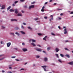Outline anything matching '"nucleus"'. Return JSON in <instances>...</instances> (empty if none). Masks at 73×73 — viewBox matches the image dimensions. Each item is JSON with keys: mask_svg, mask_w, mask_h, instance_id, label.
Listing matches in <instances>:
<instances>
[{"mask_svg": "<svg viewBox=\"0 0 73 73\" xmlns=\"http://www.w3.org/2000/svg\"><path fill=\"white\" fill-rule=\"evenodd\" d=\"M23 25H26V23H23Z\"/></svg>", "mask_w": 73, "mask_h": 73, "instance_id": "39", "label": "nucleus"}, {"mask_svg": "<svg viewBox=\"0 0 73 73\" xmlns=\"http://www.w3.org/2000/svg\"><path fill=\"white\" fill-rule=\"evenodd\" d=\"M2 73H4V72H5V71H4V70H2Z\"/></svg>", "mask_w": 73, "mask_h": 73, "instance_id": "48", "label": "nucleus"}, {"mask_svg": "<svg viewBox=\"0 0 73 73\" xmlns=\"http://www.w3.org/2000/svg\"><path fill=\"white\" fill-rule=\"evenodd\" d=\"M19 29V28L18 27H16L15 28V30H17V29Z\"/></svg>", "mask_w": 73, "mask_h": 73, "instance_id": "30", "label": "nucleus"}, {"mask_svg": "<svg viewBox=\"0 0 73 73\" xmlns=\"http://www.w3.org/2000/svg\"><path fill=\"white\" fill-rule=\"evenodd\" d=\"M64 49L65 50H68V49L66 48H65Z\"/></svg>", "mask_w": 73, "mask_h": 73, "instance_id": "35", "label": "nucleus"}, {"mask_svg": "<svg viewBox=\"0 0 73 73\" xmlns=\"http://www.w3.org/2000/svg\"><path fill=\"white\" fill-rule=\"evenodd\" d=\"M44 6H43L42 7V9H44Z\"/></svg>", "mask_w": 73, "mask_h": 73, "instance_id": "60", "label": "nucleus"}, {"mask_svg": "<svg viewBox=\"0 0 73 73\" xmlns=\"http://www.w3.org/2000/svg\"><path fill=\"white\" fill-rule=\"evenodd\" d=\"M36 50L38 52H41L42 51V50L40 48H36Z\"/></svg>", "mask_w": 73, "mask_h": 73, "instance_id": "6", "label": "nucleus"}, {"mask_svg": "<svg viewBox=\"0 0 73 73\" xmlns=\"http://www.w3.org/2000/svg\"><path fill=\"white\" fill-rule=\"evenodd\" d=\"M17 16H22V15H21L20 13H18L17 14Z\"/></svg>", "mask_w": 73, "mask_h": 73, "instance_id": "24", "label": "nucleus"}, {"mask_svg": "<svg viewBox=\"0 0 73 73\" xmlns=\"http://www.w3.org/2000/svg\"><path fill=\"white\" fill-rule=\"evenodd\" d=\"M37 46H39V47H41V46L39 44L37 45Z\"/></svg>", "mask_w": 73, "mask_h": 73, "instance_id": "45", "label": "nucleus"}, {"mask_svg": "<svg viewBox=\"0 0 73 73\" xmlns=\"http://www.w3.org/2000/svg\"><path fill=\"white\" fill-rule=\"evenodd\" d=\"M47 3H48V2H45L44 3V5H46V4H47Z\"/></svg>", "mask_w": 73, "mask_h": 73, "instance_id": "51", "label": "nucleus"}, {"mask_svg": "<svg viewBox=\"0 0 73 73\" xmlns=\"http://www.w3.org/2000/svg\"><path fill=\"white\" fill-rule=\"evenodd\" d=\"M10 12H14L15 11V10H13L11 9L9 10Z\"/></svg>", "mask_w": 73, "mask_h": 73, "instance_id": "18", "label": "nucleus"}, {"mask_svg": "<svg viewBox=\"0 0 73 73\" xmlns=\"http://www.w3.org/2000/svg\"><path fill=\"white\" fill-rule=\"evenodd\" d=\"M55 55L56 56H57V58H59V56H58V54H55Z\"/></svg>", "mask_w": 73, "mask_h": 73, "instance_id": "28", "label": "nucleus"}, {"mask_svg": "<svg viewBox=\"0 0 73 73\" xmlns=\"http://www.w3.org/2000/svg\"><path fill=\"white\" fill-rule=\"evenodd\" d=\"M35 2H32L31 3V4H35Z\"/></svg>", "mask_w": 73, "mask_h": 73, "instance_id": "40", "label": "nucleus"}, {"mask_svg": "<svg viewBox=\"0 0 73 73\" xmlns=\"http://www.w3.org/2000/svg\"><path fill=\"white\" fill-rule=\"evenodd\" d=\"M31 40L33 42H36V40L34 39L30 40H29L30 42H31Z\"/></svg>", "mask_w": 73, "mask_h": 73, "instance_id": "8", "label": "nucleus"}, {"mask_svg": "<svg viewBox=\"0 0 73 73\" xmlns=\"http://www.w3.org/2000/svg\"><path fill=\"white\" fill-rule=\"evenodd\" d=\"M10 35H13V36H15V34H14V33H10Z\"/></svg>", "mask_w": 73, "mask_h": 73, "instance_id": "19", "label": "nucleus"}, {"mask_svg": "<svg viewBox=\"0 0 73 73\" xmlns=\"http://www.w3.org/2000/svg\"><path fill=\"white\" fill-rule=\"evenodd\" d=\"M16 61H19V60H18V59H16Z\"/></svg>", "mask_w": 73, "mask_h": 73, "instance_id": "58", "label": "nucleus"}, {"mask_svg": "<svg viewBox=\"0 0 73 73\" xmlns=\"http://www.w3.org/2000/svg\"><path fill=\"white\" fill-rule=\"evenodd\" d=\"M53 0H50L49 2H50V3H51V2H52Z\"/></svg>", "mask_w": 73, "mask_h": 73, "instance_id": "50", "label": "nucleus"}, {"mask_svg": "<svg viewBox=\"0 0 73 73\" xmlns=\"http://www.w3.org/2000/svg\"><path fill=\"white\" fill-rule=\"evenodd\" d=\"M65 56H66V57H67L68 58H70V56L68 54H66L65 55Z\"/></svg>", "mask_w": 73, "mask_h": 73, "instance_id": "15", "label": "nucleus"}, {"mask_svg": "<svg viewBox=\"0 0 73 73\" xmlns=\"http://www.w3.org/2000/svg\"><path fill=\"white\" fill-rule=\"evenodd\" d=\"M27 28H28L29 29H30V30H32V29L30 27H28Z\"/></svg>", "mask_w": 73, "mask_h": 73, "instance_id": "25", "label": "nucleus"}, {"mask_svg": "<svg viewBox=\"0 0 73 73\" xmlns=\"http://www.w3.org/2000/svg\"><path fill=\"white\" fill-rule=\"evenodd\" d=\"M20 32L21 33H22V34H23V35H25V32H24V31H21Z\"/></svg>", "mask_w": 73, "mask_h": 73, "instance_id": "16", "label": "nucleus"}, {"mask_svg": "<svg viewBox=\"0 0 73 73\" xmlns=\"http://www.w3.org/2000/svg\"><path fill=\"white\" fill-rule=\"evenodd\" d=\"M35 7V5H31L29 6V9H31V8H33Z\"/></svg>", "mask_w": 73, "mask_h": 73, "instance_id": "1", "label": "nucleus"}, {"mask_svg": "<svg viewBox=\"0 0 73 73\" xmlns=\"http://www.w3.org/2000/svg\"><path fill=\"white\" fill-rule=\"evenodd\" d=\"M4 59V58H1L0 59V61H1V60H3Z\"/></svg>", "mask_w": 73, "mask_h": 73, "instance_id": "42", "label": "nucleus"}, {"mask_svg": "<svg viewBox=\"0 0 73 73\" xmlns=\"http://www.w3.org/2000/svg\"><path fill=\"white\" fill-rule=\"evenodd\" d=\"M18 3V1H15L14 2V4H17Z\"/></svg>", "mask_w": 73, "mask_h": 73, "instance_id": "31", "label": "nucleus"}, {"mask_svg": "<svg viewBox=\"0 0 73 73\" xmlns=\"http://www.w3.org/2000/svg\"><path fill=\"white\" fill-rule=\"evenodd\" d=\"M69 42V41L68 40H66L65 41L66 42Z\"/></svg>", "mask_w": 73, "mask_h": 73, "instance_id": "62", "label": "nucleus"}, {"mask_svg": "<svg viewBox=\"0 0 73 73\" xmlns=\"http://www.w3.org/2000/svg\"><path fill=\"white\" fill-rule=\"evenodd\" d=\"M12 5H13V7H14V6H15V4H12Z\"/></svg>", "mask_w": 73, "mask_h": 73, "instance_id": "52", "label": "nucleus"}, {"mask_svg": "<svg viewBox=\"0 0 73 73\" xmlns=\"http://www.w3.org/2000/svg\"><path fill=\"white\" fill-rule=\"evenodd\" d=\"M68 64H69V65H73V61L69 62Z\"/></svg>", "mask_w": 73, "mask_h": 73, "instance_id": "14", "label": "nucleus"}, {"mask_svg": "<svg viewBox=\"0 0 73 73\" xmlns=\"http://www.w3.org/2000/svg\"><path fill=\"white\" fill-rule=\"evenodd\" d=\"M56 4L57 3H55L53 4V5H56Z\"/></svg>", "mask_w": 73, "mask_h": 73, "instance_id": "49", "label": "nucleus"}, {"mask_svg": "<svg viewBox=\"0 0 73 73\" xmlns=\"http://www.w3.org/2000/svg\"><path fill=\"white\" fill-rule=\"evenodd\" d=\"M11 6H9L7 9V10L8 11L9 9H10V8H11Z\"/></svg>", "mask_w": 73, "mask_h": 73, "instance_id": "26", "label": "nucleus"}, {"mask_svg": "<svg viewBox=\"0 0 73 73\" xmlns=\"http://www.w3.org/2000/svg\"><path fill=\"white\" fill-rule=\"evenodd\" d=\"M24 8H28V6L27 5H24L23 6Z\"/></svg>", "mask_w": 73, "mask_h": 73, "instance_id": "22", "label": "nucleus"}, {"mask_svg": "<svg viewBox=\"0 0 73 73\" xmlns=\"http://www.w3.org/2000/svg\"><path fill=\"white\" fill-rule=\"evenodd\" d=\"M51 35H53V36H55V35L54 34V33H51Z\"/></svg>", "mask_w": 73, "mask_h": 73, "instance_id": "36", "label": "nucleus"}, {"mask_svg": "<svg viewBox=\"0 0 73 73\" xmlns=\"http://www.w3.org/2000/svg\"><path fill=\"white\" fill-rule=\"evenodd\" d=\"M1 44H3V41H1Z\"/></svg>", "mask_w": 73, "mask_h": 73, "instance_id": "61", "label": "nucleus"}, {"mask_svg": "<svg viewBox=\"0 0 73 73\" xmlns=\"http://www.w3.org/2000/svg\"><path fill=\"white\" fill-rule=\"evenodd\" d=\"M41 67H42V68H43V69H44V71H45V72H46V69H45V68H46V66H41Z\"/></svg>", "mask_w": 73, "mask_h": 73, "instance_id": "2", "label": "nucleus"}, {"mask_svg": "<svg viewBox=\"0 0 73 73\" xmlns=\"http://www.w3.org/2000/svg\"><path fill=\"white\" fill-rule=\"evenodd\" d=\"M47 37V36H45L44 38H43V40H45V41H46V38Z\"/></svg>", "mask_w": 73, "mask_h": 73, "instance_id": "17", "label": "nucleus"}, {"mask_svg": "<svg viewBox=\"0 0 73 73\" xmlns=\"http://www.w3.org/2000/svg\"><path fill=\"white\" fill-rule=\"evenodd\" d=\"M1 9H5V5H3L1 6Z\"/></svg>", "mask_w": 73, "mask_h": 73, "instance_id": "9", "label": "nucleus"}, {"mask_svg": "<svg viewBox=\"0 0 73 73\" xmlns=\"http://www.w3.org/2000/svg\"><path fill=\"white\" fill-rule=\"evenodd\" d=\"M21 70H24V69L23 68H21Z\"/></svg>", "mask_w": 73, "mask_h": 73, "instance_id": "55", "label": "nucleus"}, {"mask_svg": "<svg viewBox=\"0 0 73 73\" xmlns=\"http://www.w3.org/2000/svg\"><path fill=\"white\" fill-rule=\"evenodd\" d=\"M70 14H73V11L71 12L70 13Z\"/></svg>", "mask_w": 73, "mask_h": 73, "instance_id": "59", "label": "nucleus"}, {"mask_svg": "<svg viewBox=\"0 0 73 73\" xmlns=\"http://www.w3.org/2000/svg\"><path fill=\"white\" fill-rule=\"evenodd\" d=\"M58 28L59 29H61V27L60 26H58Z\"/></svg>", "mask_w": 73, "mask_h": 73, "instance_id": "56", "label": "nucleus"}, {"mask_svg": "<svg viewBox=\"0 0 73 73\" xmlns=\"http://www.w3.org/2000/svg\"><path fill=\"white\" fill-rule=\"evenodd\" d=\"M9 68L10 69H12V67H9Z\"/></svg>", "mask_w": 73, "mask_h": 73, "instance_id": "57", "label": "nucleus"}, {"mask_svg": "<svg viewBox=\"0 0 73 73\" xmlns=\"http://www.w3.org/2000/svg\"><path fill=\"white\" fill-rule=\"evenodd\" d=\"M15 34H16V35H17L18 36H20V34H19V33H18L17 32L15 33Z\"/></svg>", "mask_w": 73, "mask_h": 73, "instance_id": "23", "label": "nucleus"}, {"mask_svg": "<svg viewBox=\"0 0 73 73\" xmlns=\"http://www.w3.org/2000/svg\"><path fill=\"white\" fill-rule=\"evenodd\" d=\"M44 18L45 19H47V17H44Z\"/></svg>", "mask_w": 73, "mask_h": 73, "instance_id": "47", "label": "nucleus"}, {"mask_svg": "<svg viewBox=\"0 0 73 73\" xmlns=\"http://www.w3.org/2000/svg\"><path fill=\"white\" fill-rule=\"evenodd\" d=\"M56 10H57V11H62V9H57Z\"/></svg>", "mask_w": 73, "mask_h": 73, "instance_id": "32", "label": "nucleus"}, {"mask_svg": "<svg viewBox=\"0 0 73 73\" xmlns=\"http://www.w3.org/2000/svg\"><path fill=\"white\" fill-rule=\"evenodd\" d=\"M64 31H65L64 33V34H66L67 33V31H66V29H65Z\"/></svg>", "mask_w": 73, "mask_h": 73, "instance_id": "12", "label": "nucleus"}, {"mask_svg": "<svg viewBox=\"0 0 73 73\" xmlns=\"http://www.w3.org/2000/svg\"><path fill=\"white\" fill-rule=\"evenodd\" d=\"M22 44L23 45H25V43H24V42H23L22 43Z\"/></svg>", "mask_w": 73, "mask_h": 73, "instance_id": "44", "label": "nucleus"}, {"mask_svg": "<svg viewBox=\"0 0 73 73\" xmlns=\"http://www.w3.org/2000/svg\"><path fill=\"white\" fill-rule=\"evenodd\" d=\"M32 45H33V46H36V44L33 43H31Z\"/></svg>", "mask_w": 73, "mask_h": 73, "instance_id": "20", "label": "nucleus"}, {"mask_svg": "<svg viewBox=\"0 0 73 73\" xmlns=\"http://www.w3.org/2000/svg\"><path fill=\"white\" fill-rule=\"evenodd\" d=\"M21 28H22V29H24V26H21Z\"/></svg>", "mask_w": 73, "mask_h": 73, "instance_id": "46", "label": "nucleus"}, {"mask_svg": "<svg viewBox=\"0 0 73 73\" xmlns=\"http://www.w3.org/2000/svg\"><path fill=\"white\" fill-rule=\"evenodd\" d=\"M41 11L42 12H44V9H42L41 10Z\"/></svg>", "mask_w": 73, "mask_h": 73, "instance_id": "38", "label": "nucleus"}, {"mask_svg": "<svg viewBox=\"0 0 73 73\" xmlns=\"http://www.w3.org/2000/svg\"><path fill=\"white\" fill-rule=\"evenodd\" d=\"M60 16H63V13H61L60 14Z\"/></svg>", "mask_w": 73, "mask_h": 73, "instance_id": "43", "label": "nucleus"}, {"mask_svg": "<svg viewBox=\"0 0 73 73\" xmlns=\"http://www.w3.org/2000/svg\"><path fill=\"white\" fill-rule=\"evenodd\" d=\"M11 44V42H9L7 44V47H9L10 46V45Z\"/></svg>", "mask_w": 73, "mask_h": 73, "instance_id": "5", "label": "nucleus"}, {"mask_svg": "<svg viewBox=\"0 0 73 73\" xmlns=\"http://www.w3.org/2000/svg\"><path fill=\"white\" fill-rule=\"evenodd\" d=\"M38 19V18H35L34 19V20L36 21V20H37Z\"/></svg>", "mask_w": 73, "mask_h": 73, "instance_id": "41", "label": "nucleus"}, {"mask_svg": "<svg viewBox=\"0 0 73 73\" xmlns=\"http://www.w3.org/2000/svg\"><path fill=\"white\" fill-rule=\"evenodd\" d=\"M40 57V56H36V58H39Z\"/></svg>", "mask_w": 73, "mask_h": 73, "instance_id": "37", "label": "nucleus"}, {"mask_svg": "<svg viewBox=\"0 0 73 73\" xmlns=\"http://www.w3.org/2000/svg\"><path fill=\"white\" fill-rule=\"evenodd\" d=\"M50 17H51L49 21H50V22L51 21V20H53V16L52 15H51L50 16Z\"/></svg>", "mask_w": 73, "mask_h": 73, "instance_id": "3", "label": "nucleus"}, {"mask_svg": "<svg viewBox=\"0 0 73 73\" xmlns=\"http://www.w3.org/2000/svg\"><path fill=\"white\" fill-rule=\"evenodd\" d=\"M20 1L21 2H23V1H24V0H20Z\"/></svg>", "mask_w": 73, "mask_h": 73, "instance_id": "54", "label": "nucleus"}, {"mask_svg": "<svg viewBox=\"0 0 73 73\" xmlns=\"http://www.w3.org/2000/svg\"><path fill=\"white\" fill-rule=\"evenodd\" d=\"M60 56L61 57H64V55H63V54H60Z\"/></svg>", "mask_w": 73, "mask_h": 73, "instance_id": "21", "label": "nucleus"}, {"mask_svg": "<svg viewBox=\"0 0 73 73\" xmlns=\"http://www.w3.org/2000/svg\"><path fill=\"white\" fill-rule=\"evenodd\" d=\"M50 49V47H48L47 49V50H49Z\"/></svg>", "mask_w": 73, "mask_h": 73, "instance_id": "27", "label": "nucleus"}, {"mask_svg": "<svg viewBox=\"0 0 73 73\" xmlns=\"http://www.w3.org/2000/svg\"><path fill=\"white\" fill-rule=\"evenodd\" d=\"M11 58H16V56H12L11 57Z\"/></svg>", "mask_w": 73, "mask_h": 73, "instance_id": "34", "label": "nucleus"}, {"mask_svg": "<svg viewBox=\"0 0 73 73\" xmlns=\"http://www.w3.org/2000/svg\"><path fill=\"white\" fill-rule=\"evenodd\" d=\"M22 13H24V11H23L22 10Z\"/></svg>", "mask_w": 73, "mask_h": 73, "instance_id": "64", "label": "nucleus"}, {"mask_svg": "<svg viewBox=\"0 0 73 73\" xmlns=\"http://www.w3.org/2000/svg\"><path fill=\"white\" fill-rule=\"evenodd\" d=\"M58 61L60 62L61 63H62V62L60 59H59L58 60Z\"/></svg>", "mask_w": 73, "mask_h": 73, "instance_id": "29", "label": "nucleus"}, {"mask_svg": "<svg viewBox=\"0 0 73 73\" xmlns=\"http://www.w3.org/2000/svg\"><path fill=\"white\" fill-rule=\"evenodd\" d=\"M2 28H3V29H4V28H5V27L2 26Z\"/></svg>", "mask_w": 73, "mask_h": 73, "instance_id": "53", "label": "nucleus"}, {"mask_svg": "<svg viewBox=\"0 0 73 73\" xmlns=\"http://www.w3.org/2000/svg\"><path fill=\"white\" fill-rule=\"evenodd\" d=\"M22 50L23 52H26V51H27L28 50L27 48H23L22 49Z\"/></svg>", "mask_w": 73, "mask_h": 73, "instance_id": "10", "label": "nucleus"}, {"mask_svg": "<svg viewBox=\"0 0 73 73\" xmlns=\"http://www.w3.org/2000/svg\"><path fill=\"white\" fill-rule=\"evenodd\" d=\"M55 50L56 52H58L59 51V49L58 48H56L55 49Z\"/></svg>", "mask_w": 73, "mask_h": 73, "instance_id": "13", "label": "nucleus"}, {"mask_svg": "<svg viewBox=\"0 0 73 73\" xmlns=\"http://www.w3.org/2000/svg\"><path fill=\"white\" fill-rule=\"evenodd\" d=\"M43 53H45V51H43Z\"/></svg>", "mask_w": 73, "mask_h": 73, "instance_id": "63", "label": "nucleus"}, {"mask_svg": "<svg viewBox=\"0 0 73 73\" xmlns=\"http://www.w3.org/2000/svg\"><path fill=\"white\" fill-rule=\"evenodd\" d=\"M17 21V20L16 19H11V21Z\"/></svg>", "mask_w": 73, "mask_h": 73, "instance_id": "7", "label": "nucleus"}, {"mask_svg": "<svg viewBox=\"0 0 73 73\" xmlns=\"http://www.w3.org/2000/svg\"><path fill=\"white\" fill-rule=\"evenodd\" d=\"M38 35L39 36H41V35H42L40 33H38Z\"/></svg>", "mask_w": 73, "mask_h": 73, "instance_id": "33", "label": "nucleus"}, {"mask_svg": "<svg viewBox=\"0 0 73 73\" xmlns=\"http://www.w3.org/2000/svg\"><path fill=\"white\" fill-rule=\"evenodd\" d=\"M18 12H19V10L17 9H15V13L16 14H17L18 13Z\"/></svg>", "mask_w": 73, "mask_h": 73, "instance_id": "4", "label": "nucleus"}, {"mask_svg": "<svg viewBox=\"0 0 73 73\" xmlns=\"http://www.w3.org/2000/svg\"><path fill=\"white\" fill-rule=\"evenodd\" d=\"M44 61H48V58H44Z\"/></svg>", "mask_w": 73, "mask_h": 73, "instance_id": "11", "label": "nucleus"}]
</instances>
